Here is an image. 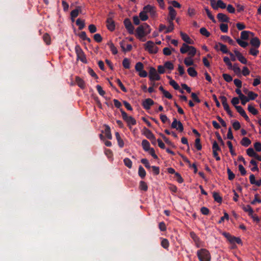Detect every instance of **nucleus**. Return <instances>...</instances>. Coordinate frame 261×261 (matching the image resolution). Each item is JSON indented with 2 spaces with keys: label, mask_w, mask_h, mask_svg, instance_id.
Segmentation results:
<instances>
[{
  "label": "nucleus",
  "mask_w": 261,
  "mask_h": 261,
  "mask_svg": "<svg viewBox=\"0 0 261 261\" xmlns=\"http://www.w3.org/2000/svg\"><path fill=\"white\" fill-rule=\"evenodd\" d=\"M150 27L147 23H144L138 27L136 29V36L141 39L145 36L150 33Z\"/></svg>",
  "instance_id": "f257e3e1"
},
{
  "label": "nucleus",
  "mask_w": 261,
  "mask_h": 261,
  "mask_svg": "<svg viewBox=\"0 0 261 261\" xmlns=\"http://www.w3.org/2000/svg\"><path fill=\"white\" fill-rule=\"evenodd\" d=\"M197 255L200 261H211V256L210 251L204 248L197 250Z\"/></svg>",
  "instance_id": "f03ea898"
},
{
  "label": "nucleus",
  "mask_w": 261,
  "mask_h": 261,
  "mask_svg": "<svg viewBox=\"0 0 261 261\" xmlns=\"http://www.w3.org/2000/svg\"><path fill=\"white\" fill-rule=\"evenodd\" d=\"M120 111L121 113L122 119L126 122L127 126L129 128H130L132 125L136 124V120L132 116H128L126 113L122 109H120Z\"/></svg>",
  "instance_id": "7ed1b4c3"
},
{
  "label": "nucleus",
  "mask_w": 261,
  "mask_h": 261,
  "mask_svg": "<svg viewBox=\"0 0 261 261\" xmlns=\"http://www.w3.org/2000/svg\"><path fill=\"white\" fill-rule=\"evenodd\" d=\"M222 235L224 236V237L226 238L228 241L231 244H234L235 243H237L238 244H242V241L240 238L232 236L229 233L223 232H222Z\"/></svg>",
  "instance_id": "20e7f679"
},
{
  "label": "nucleus",
  "mask_w": 261,
  "mask_h": 261,
  "mask_svg": "<svg viewBox=\"0 0 261 261\" xmlns=\"http://www.w3.org/2000/svg\"><path fill=\"white\" fill-rule=\"evenodd\" d=\"M75 51L76 54V56H77V58L80 60L83 63H86L87 60L86 58V56L84 54L81 47L79 46V45H76L75 46Z\"/></svg>",
  "instance_id": "39448f33"
},
{
  "label": "nucleus",
  "mask_w": 261,
  "mask_h": 261,
  "mask_svg": "<svg viewBox=\"0 0 261 261\" xmlns=\"http://www.w3.org/2000/svg\"><path fill=\"white\" fill-rule=\"evenodd\" d=\"M145 49L151 54H156L158 52V47L155 46L152 41H147L145 44Z\"/></svg>",
  "instance_id": "423d86ee"
},
{
  "label": "nucleus",
  "mask_w": 261,
  "mask_h": 261,
  "mask_svg": "<svg viewBox=\"0 0 261 261\" xmlns=\"http://www.w3.org/2000/svg\"><path fill=\"white\" fill-rule=\"evenodd\" d=\"M149 77L151 81H159L160 76L158 75L155 68L150 67L149 71Z\"/></svg>",
  "instance_id": "0eeeda50"
},
{
  "label": "nucleus",
  "mask_w": 261,
  "mask_h": 261,
  "mask_svg": "<svg viewBox=\"0 0 261 261\" xmlns=\"http://www.w3.org/2000/svg\"><path fill=\"white\" fill-rule=\"evenodd\" d=\"M124 25L127 31V32L129 33V34H133L134 31V27L132 23L131 22L130 19L129 18H125L123 21Z\"/></svg>",
  "instance_id": "6e6552de"
},
{
  "label": "nucleus",
  "mask_w": 261,
  "mask_h": 261,
  "mask_svg": "<svg viewBox=\"0 0 261 261\" xmlns=\"http://www.w3.org/2000/svg\"><path fill=\"white\" fill-rule=\"evenodd\" d=\"M172 128L177 129L179 132H182L184 130V126L180 121H177L176 118H173V121L171 124Z\"/></svg>",
  "instance_id": "1a4fd4ad"
},
{
  "label": "nucleus",
  "mask_w": 261,
  "mask_h": 261,
  "mask_svg": "<svg viewBox=\"0 0 261 261\" xmlns=\"http://www.w3.org/2000/svg\"><path fill=\"white\" fill-rule=\"evenodd\" d=\"M215 1L214 0H211V6L214 10H217L218 8L224 9L226 8V5L223 1L221 0H218L217 2V5H215Z\"/></svg>",
  "instance_id": "9d476101"
},
{
  "label": "nucleus",
  "mask_w": 261,
  "mask_h": 261,
  "mask_svg": "<svg viewBox=\"0 0 261 261\" xmlns=\"http://www.w3.org/2000/svg\"><path fill=\"white\" fill-rule=\"evenodd\" d=\"M214 48L215 49L220 50L224 54H228L230 53L228 51L226 45L220 42L215 44Z\"/></svg>",
  "instance_id": "9b49d317"
},
{
  "label": "nucleus",
  "mask_w": 261,
  "mask_h": 261,
  "mask_svg": "<svg viewBox=\"0 0 261 261\" xmlns=\"http://www.w3.org/2000/svg\"><path fill=\"white\" fill-rule=\"evenodd\" d=\"M234 53L235 54V56H237V58L239 61L241 62L242 64H248V61L246 59V58L243 56L242 54L238 51L236 49L234 50Z\"/></svg>",
  "instance_id": "f8f14e48"
},
{
  "label": "nucleus",
  "mask_w": 261,
  "mask_h": 261,
  "mask_svg": "<svg viewBox=\"0 0 261 261\" xmlns=\"http://www.w3.org/2000/svg\"><path fill=\"white\" fill-rule=\"evenodd\" d=\"M107 27L109 31L112 32L115 30V23L112 17H109L106 20Z\"/></svg>",
  "instance_id": "ddd939ff"
},
{
  "label": "nucleus",
  "mask_w": 261,
  "mask_h": 261,
  "mask_svg": "<svg viewBox=\"0 0 261 261\" xmlns=\"http://www.w3.org/2000/svg\"><path fill=\"white\" fill-rule=\"evenodd\" d=\"M154 104V101L150 98H147L143 101L142 106L145 110H149L151 106Z\"/></svg>",
  "instance_id": "4468645a"
},
{
  "label": "nucleus",
  "mask_w": 261,
  "mask_h": 261,
  "mask_svg": "<svg viewBox=\"0 0 261 261\" xmlns=\"http://www.w3.org/2000/svg\"><path fill=\"white\" fill-rule=\"evenodd\" d=\"M168 9L169 10V18L168 19V21H171L173 22V21L175 19V18H176V16L177 14L176 10L173 9V7L172 6L169 7L168 8Z\"/></svg>",
  "instance_id": "2eb2a0df"
},
{
  "label": "nucleus",
  "mask_w": 261,
  "mask_h": 261,
  "mask_svg": "<svg viewBox=\"0 0 261 261\" xmlns=\"http://www.w3.org/2000/svg\"><path fill=\"white\" fill-rule=\"evenodd\" d=\"M79 13H82V6H76L75 9L73 10L71 13L72 21H74V18L78 16Z\"/></svg>",
  "instance_id": "dca6fc26"
},
{
  "label": "nucleus",
  "mask_w": 261,
  "mask_h": 261,
  "mask_svg": "<svg viewBox=\"0 0 261 261\" xmlns=\"http://www.w3.org/2000/svg\"><path fill=\"white\" fill-rule=\"evenodd\" d=\"M180 35L184 40V42H186L188 44H194V41L191 39L189 36H188L187 34L184 33V32H180Z\"/></svg>",
  "instance_id": "f3484780"
},
{
  "label": "nucleus",
  "mask_w": 261,
  "mask_h": 261,
  "mask_svg": "<svg viewBox=\"0 0 261 261\" xmlns=\"http://www.w3.org/2000/svg\"><path fill=\"white\" fill-rule=\"evenodd\" d=\"M142 12L149 13L150 15L153 16L155 14V11L154 10V7L151 6L149 5L143 7V10Z\"/></svg>",
  "instance_id": "a211bd4d"
},
{
  "label": "nucleus",
  "mask_w": 261,
  "mask_h": 261,
  "mask_svg": "<svg viewBox=\"0 0 261 261\" xmlns=\"http://www.w3.org/2000/svg\"><path fill=\"white\" fill-rule=\"evenodd\" d=\"M236 110L240 114L241 116L244 117L246 121L249 122V118L242 107H236Z\"/></svg>",
  "instance_id": "6ab92c4d"
},
{
  "label": "nucleus",
  "mask_w": 261,
  "mask_h": 261,
  "mask_svg": "<svg viewBox=\"0 0 261 261\" xmlns=\"http://www.w3.org/2000/svg\"><path fill=\"white\" fill-rule=\"evenodd\" d=\"M143 135L146 136V138L148 139H152L154 137L153 133L150 130V129H147L146 127L143 128Z\"/></svg>",
  "instance_id": "aec40b11"
},
{
  "label": "nucleus",
  "mask_w": 261,
  "mask_h": 261,
  "mask_svg": "<svg viewBox=\"0 0 261 261\" xmlns=\"http://www.w3.org/2000/svg\"><path fill=\"white\" fill-rule=\"evenodd\" d=\"M75 82L78 86L82 89H84L86 87L85 82L79 76L75 77Z\"/></svg>",
  "instance_id": "412c9836"
},
{
  "label": "nucleus",
  "mask_w": 261,
  "mask_h": 261,
  "mask_svg": "<svg viewBox=\"0 0 261 261\" xmlns=\"http://www.w3.org/2000/svg\"><path fill=\"white\" fill-rule=\"evenodd\" d=\"M250 44L252 45L254 48H258L260 45V41L257 37H254L251 39Z\"/></svg>",
  "instance_id": "4be33fe9"
},
{
  "label": "nucleus",
  "mask_w": 261,
  "mask_h": 261,
  "mask_svg": "<svg viewBox=\"0 0 261 261\" xmlns=\"http://www.w3.org/2000/svg\"><path fill=\"white\" fill-rule=\"evenodd\" d=\"M217 18L221 22H228L229 21V18L227 16L221 13L218 14Z\"/></svg>",
  "instance_id": "5701e85b"
},
{
  "label": "nucleus",
  "mask_w": 261,
  "mask_h": 261,
  "mask_svg": "<svg viewBox=\"0 0 261 261\" xmlns=\"http://www.w3.org/2000/svg\"><path fill=\"white\" fill-rule=\"evenodd\" d=\"M102 133H105V136L107 138L109 139H112V134L111 133L110 127L109 125H105V129L102 132Z\"/></svg>",
  "instance_id": "b1692460"
},
{
  "label": "nucleus",
  "mask_w": 261,
  "mask_h": 261,
  "mask_svg": "<svg viewBox=\"0 0 261 261\" xmlns=\"http://www.w3.org/2000/svg\"><path fill=\"white\" fill-rule=\"evenodd\" d=\"M107 45L109 46L110 50H111L112 54L114 55H115L117 54V49L116 46L114 45L112 41H109L108 43H107Z\"/></svg>",
  "instance_id": "393cba45"
},
{
  "label": "nucleus",
  "mask_w": 261,
  "mask_h": 261,
  "mask_svg": "<svg viewBox=\"0 0 261 261\" xmlns=\"http://www.w3.org/2000/svg\"><path fill=\"white\" fill-rule=\"evenodd\" d=\"M115 136L117 140V144H118L119 147L123 148L124 146V142L122 139L120 138L119 133L117 132L115 133Z\"/></svg>",
  "instance_id": "a878e982"
},
{
  "label": "nucleus",
  "mask_w": 261,
  "mask_h": 261,
  "mask_svg": "<svg viewBox=\"0 0 261 261\" xmlns=\"http://www.w3.org/2000/svg\"><path fill=\"white\" fill-rule=\"evenodd\" d=\"M251 141L247 137L243 138L241 141V145L245 147H247L248 146H249L251 144Z\"/></svg>",
  "instance_id": "bb28decb"
},
{
  "label": "nucleus",
  "mask_w": 261,
  "mask_h": 261,
  "mask_svg": "<svg viewBox=\"0 0 261 261\" xmlns=\"http://www.w3.org/2000/svg\"><path fill=\"white\" fill-rule=\"evenodd\" d=\"M242 209H243L245 212H247L249 216H252V214L254 213V211L249 205L242 206Z\"/></svg>",
  "instance_id": "cd10ccee"
},
{
  "label": "nucleus",
  "mask_w": 261,
  "mask_h": 261,
  "mask_svg": "<svg viewBox=\"0 0 261 261\" xmlns=\"http://www.w3.org/2000/svg\"><path fill=\"white\" fill-rule=\"evenodd\" d=\"M187 48H190L189 50H188V56L189 57H194V56L196 54V49L192 46H186Z\"/></svg>",
  "instance_id": "c85d7f7f"
},
{
  "label": "nucleus",
  "mask_w": 261,
  "mask_h": 261,
  "mask_svg": "<svg viewBox=\"0 0 261 261\" xmlns=\"http://www.w3.org/2000/svg\"><path fill=\"white\" fill-rule=\"evenodd\" d=\"M187 72L190 76L193 77H194L197 75V72L196 70L192 67H190L188 68Z\"/></svg>",
  "instance_id": "c756f323"
},
{
  "label": "nucleus",
  "mask_w": 261,
  "mask_h": 261,
  "mask_svg": "<svg viewBox=\"0 0 261 261\" xmlns=\"http://www.w3.org/2000/svg\"><path fill=\"white\" fill-rule=\"evenodd\" d=\"M142 145L143 150L145 151H148V150H150V149L151 148L150 147L149 142L145 139L143 140V141L142 142Z\"/></svg>",
  "instance_id": "7c9ffc66"
},
{
  "label": "nucleus",
  "mask_w": 261,
  "mask_h": 261,
  "mask_svg": "<svg viewBox=\"0 0 261 261\" xmlns=\"http://www.w3.org/2000/svg\"><path fill=\"white\" fill-rule=\"evenodd\" d=\"M192 57H187L185 58L184 62L186 64L187 67H189L192 65H194V61L192 59Z\"/></svg>",
  "instance_id": "2f4dec72"
},
{
  "label": "nucleus",
  "mask_w": 261,
  "mask_h": 261,
  "mask_svg": "<svg viewBox=\"0 0 261 261\" xmlns=\"http://www.w3.org/2000/svg\"><path fill=\"white\" fill-rule=\"evenodd\" d=\"M253 34L252 33L249 31H243L241 33V39L242 40H247L249 38V34Z\"/></svg>",
  "instance_id": "473e14b6"
},
{
  "label": "nucleus",
  "mask_w": 261,
  "mask_h": 261,
  "mask_svg": "<svg viewBox=\"0 0 261 261\" xmlns=\"http://www.w3.org/2000/svg\"><path fill=\"white\" fill-rule=\"evenodd\" d=\"M76 24L79 27V30H82L84 27H85V23L84 20H82L80 18H78L76 20Z\"/></svg>",
  "instance_id": "72a5a7b5"
},
{
  "label": "nucleus",
  "mask_w": 261,
  "mask_h": 261,
  "mask_svg": "<svg viewBox=\"0 0 261 261\" xmlns=\"http://www.w3.org/2000/svg\"><path fill=\"white\" fill-rule=\"evenodd\" d=\"M139 175L140 176L141 178L143 179L146 174V171L144 169L143 167L142 166H140L139 167Z\"/></svg>",
  "instance_id": "f704fd0d"
},
{
  "label": "nucleus",
  "mask_w": 261,
  "mask_h": 261,
  "mask_svg": "<svg viewBox=\"0 0 261 261\" xmlns=\"http://www.w3.org/2000/svg\"><path fill=\"white\" fill-rule=\"evenodd\" d=\"M123 163L124 165L126 166V167L130 169L132 168L133 166V163L132 161H130L129 158H124L123 159Z\"/></svg>",
  "instance_id": "c9c22d12"
},
{
  "label": "nucleus",
  "mask_w": 261,
  "mask_h": 261,
  "mask_svg": "<svg viewBox=\"0 0 261 261\" xmlns=\"http://www.w3.org/2000/svg\"><path fill=\"white\" fill-rule=\"evenodd\" d=\"M248 110L249 112L252 115H256L258 114L257 110L255 109V108L251 105L248 106Z\"/></svg>",
  "instance_id": "e433bc0d"
},
{
  "label": "nucleus",
  "mask_w": 261,
  "mask_h": 261,
  "mask_svg": "<svg viewBox=\"0 0 261 261\" xmlns=\"http://www.w3.org/2000/svg\"><path fill=\"white\" fill-rule=\"evenodd\" d=\"M161 245L163 248L168 249L169 247V242L166 239H162V241L161 242Z\"/></svg>",
  "instance_id": "4c0bfd02"
},
{
  "label": "nucleus",
  "mask_w": 261,
  "mask_h": 261,
  "mask_svg": "<svg viewBox=\"0 0 261 261\" xmlns=\"http://www.w3.org/2000/svg\"><path fill=\"white\" fill-rule=\"evenodd\" d=\"M164 68H166L168 70H173L174 65L170 61H168L165 62L164 64Z\"/></svg>",
  "instance_id": "58836bf2"
},
{
  "label": "nucleus",
  "mask_w": 261,
  "mask_h": 261,
  "mask_svg": "<svg viewBox=\"0 0 261 261\" xmlns=\"http://www.w3.org/2000/svg\"><path fill=\"white\" fill-rule=\"evenodd\" d=\"M169 22V25L167 28L166 27V31H164V33L167 34L170 33L174 30V23L173 22L168 21Z\"/></svg>",
  "instance_id": "ea45409f"
},
{
  "label": "nucleus",
  "mask_w": 261,
  "mask_h": 261,
  "mask_svg": "<svg viewBox=\"0 0 261 261\" xmlns=\"http://www.w3.org/2000/svg\"><path fill=\"white\" fill-rule=\"evenodd\" d=\"M237 42L238 44L243 48H246L248 45V43L247 42L244 41L239 38L237 39Z\"/></svg>",
  "instance_id": "a19ab883"
},
{
  "label": "nucleus",
  "mask_w": 261,
  "mask_h": 261,
  "mask_svg": "<svg viewBox=\"0 0 261 261\" xmlns=\"http://www.w3.org/2000/svg\"><path fill=\"white\" fill-rule=\"evenodd\" d=\"M204 10L205 11H206L208 18H209L211 20V21H212L213 22L215 23L216 20L215 19V18L214 16L211 14V12H210V10L208 9L207 7L205 8Z\"/></svg>",
  "instance_id": "79ce46f5"
},
{
  "label": "nucleus",
  "mask_w": 261,
  "mask_h": 261,
  "mask_svg": "<svg viewBox=\"0 0 261 261\" xmlns=\"http://www.w3.org/2000/svg\"><path fill=\"white\" fill-rule=\"evenodd\" d=\"M122 65L124 68L125 69H129L130 68V62L128 59L124 58L122 61Z\"/></svg>",
  "instance_id": "37998d69"
},
{
  "label": "nucleus",
  "mask_w": 261,
  "mask_h": 261,
  "mask_svg": "<svg viewBox=\"0 0 261 261\" xmlns=\"http://www.w3.org/2000/svg\"><path fill=\"white\" fill-rule=\"evenodd\" d=\"M116 82L117 83V84H118L119 87L120 88V89H121V90L123 91V92H127V90H126L125 87H124L123 86L122 82L119 80V79H116Z\"/></svg>",
  "instance_id": "c03bdc74"
},
{
  "label": "nucleus",
  "mask_w": 261,
  "mask_h": 261,
  "mask_svg": "<svg viewBox=\"0 0 261 261\" xmlns=\"http://www.w3.org/2000/svg\"><path fill=\"white\" fill-rule=\"evenodd\" d=\"M213 197L215 201L218 203L222 202V198L218 194V193L214 192L213 193Z\"/></svg>",
  "instance_id": "a18cd8bd"
},
{
  "label": "nucleus",
  "mask_w": 261,
  "mask_h": 261,
  "mask_svg": "<svg viewBox=\"0 0 261 261\" xmlns=\"http://www.w3.org/2000/svg\"><path fill=\"white\" fill-rule=\"evenodd\" d=\"M200 33L201 34L204 35L205 37H208L211 35L210 33L208 31H207V30L206 29H205V28L204 27L201 28L200 29Z\"/></svg>",
  "instance_id": "49530a36"
},
{
  "label": "nucleus",
  "mask_w": 261,
  "mask_h": 261,
  "mask_svg": "<svg viewBox=\"0 0 261 261\" xmlns=\"http://www.w3.org/2000/svg\"><path fill=\"white\" fill-rule=\"evenodd\" d=\"M169 84L171 86H172L174 90H179V86L176 82L175 81L173 80H171L170 81Z\"/></svg>",
  "instance_id": "de8ad7c7"
},
{
  "label": "nucleus",
  "mask_w": 261,
  "mask_h": 261,
  "mask_svg": "<svg viewBox=\"0 0 261 261\" xmlns=\"http://www.w3.org/2000/svg\"><path fill=\"white\" fill-rule=\"evenodd\" d=\"M186 46H189L186 43L182 44V46H181L180 48V52L181 54H186L188 53V50L190 49L189 48H187Z\"/></svg>",
  "instance_id": "09e8293b"
},
{
  "label": "nucleus",
  "mask_w": 261,
  "mask_h": 261,
  "mask_svg": "<svg viewBox=\"0 0 261 261\" xmlns=\"http://www.w3.org/2000/svg\"><path fill=\"white\" fill-rule=\"evenodd\" d=\"M139 187L141 190H143L144 191H146L148 188L146 183L144 181H140Z\"/></svg>",
  "instance_id": "8fccbe9b"
},
{
  "label": "nucleus",
  "mask_w": 261,
  "mask_h": 261,
  "mask_svg": "<svg viewBox=\"0 0 261 261\" xmlns=\"http://www.w3.org/2000/svg\"><path fill=\"white\" fill-rule=\"evenodd\" d=\"M43 40L45 42L46 44L49 45L50 44V36L48 34V33H45L43 35Z\"/></svg>",
  "instance_id": "3c124183"
},
{
  "label": "nucleus",
  "mask_w": 261,
  "mask_h": 261,
  "mask_svg": "<svg viewBox=\"0 0 261 261\" xmlns=\"http://www.w3.org/2000/svg\"><path fill=\"white\" fill-rule=\"evenodd\" d=\"M190 235L191 239H192L194 242H196V243H197L200 241V239H199L197 234H195L193 231L191 232Z\"/></svg>",
  "instance_id": "603ef678"
},
{
  "label": "nucleus",
  "mask_w": 261,
  "mask_h": 261,
  "mask_svg": "<svg viewBox=\"0 0 261 261\" xmlns=\"http://www.w3.org/2000/svg\"><path fill=\"white\" fill-rule=\"evenodd\" d=\"M227 172L228 174V179L230 180H232L234 178V174L231 171L230 168H227Z\"/></svg>",
  "instance_id": "864d4df0"
},
{
  "label": "nucleus",
  "mask_w": 261,
  "mask_h": 261,
  "mask_svg": "<svg viewBox=\"0 0 261 261\" xmlns=\"http://www.w3.org/2000/svg\"><path fill=\"white\" fill-rule=\"evenodd\" d=\"M195 147H196L197 150H201L202 147L199 138L196 139V140H195Z\"/></svg>",
  "instance_id": "5fc2aeb1"
},
{
  "label": "nucleus",
  "mask_w": 261,
  "mask_h": 261,
  "mask_svg": "<svg viewBox=\"0 0 261 261\" xmlns=\"http://www.w3.org/2000/svg\"><path fill=\"white\" fill-rule=\"evenodd\" d=\"M144 66L142 62H137L135 66V69L136 71H139L143 70Z\"/></svg>",
  "instance_id": "6e6d98bb"
},
{
  "label": "nucleus",
  "mask_w": 261,
  "mask_h": 261,
  "mask_svg": "<svg viewBox=\"0 0 261 261\" xmlns=\"http://www.w3.org/2000/svg\"><path fill=\"white\" fill-rule=\"evenodd\" d=\"M239 98L241 99V104L242 105H245L246 102L250 100L249 98H248L245 95L241 96L239 97Z\"/></svg>",
  "instance_id": "4d7b16f0"
},
{
  "label": "nucleus",
  "mask_w": 261,
  "mask_h": 261,
  "mask_svg": "<svg viewBox=\"0 0 261 261\" xmlns=\"http://www.w3.org/2000/svg\"><path fill=\"white\" fill-rule=\"evenodd\" d=\"M223 61L224 63L227 64L228 67V69H232V63L230 61V59L227 57H224L223 58Z\"/></svg>",
  "instance_id": "13d9d810"
},
{
  "label": "nucleus",
  "mask_w": 261,
  "mask_h": 261,
  "mask_svg": "<svg viewBox=\"0 0 261 261\" xmlns=\"http://www.w3.org/2000/svg\"><path fill=\"white\" fill-rule=\"evenodd\" d=\"M220 30L222 33L228 32V25L225 23H221L220 24Z\"/></svg>",
  "instance_id": "bf43d9fd"
},
{
  "label": "nucleus",
  "mask_w": 261,
  "mask_h": 261,
  "mask_svg": "<svg viewBox=\"0 0 261 261\" xmlns=\"http://www.w3.org/2000/svg\"><path fill=\"white\" fill-rule=\"evenodd\" d=\"M248 95V97L247 98H250V100H254L256 97H257L258 95L253 92H249L247 94Z\"/></svg>",
  "instance_id": "052dcab7"
},
{
  "label": "nucleus",
  "mask_w": 261,
  "mask_h": 261,
  "mask_svg": "<svg viewBox=\"0 0 261 261\" xmlns=\"http://www.w3.org/2000/svg\"><path fill=\"white\" fill-rule=\"evenodd\" d=\"M93 39H94V40L98 43L101 42L102 40L101 35L99 34H96L93 35Z\"/></svg>",
  "instance_id": "680f3d73"
},
{
  "label": "nucleus",
  "mask_w": 261,
  "mask_h": 261,
  "mask_svg": "<svg viewBox=\"0 0 261 261\" xmlns=\"http://www.w3.org/2000/svg\"><path fill=\"white\" fill-rule=\"evenodd\" d=\"M231 103L232 105H233L235 108L236 107H239V106H237V105L239 103V98L237 97L232 98Z\"/></svg>",
  "instance_id": "e2e57ef3"
},
{
  "label": "nucleus",
  "mask_w": 261,
  "mask_h": 261,
  "mask_svg": "<svg viewBox=\"0 0 261 261\" xmlns=\"http://www.w3.org/2000/svg\"><path fill=\"white\" fill-rule=\"evenodd\" d=\"M247 153L248 155H249V156H250L251 157L254 156L256 154V153L255 152L254 149H252V148H251V147L247 149Z\"/></svg>",
  "instance_id": "0e129e2a"
},
{
  "label": "nucleus",
  "mask_w": 261,
  "mask_h": 261,
  "mask_svg": "<svg viewBox=\"0 0 261 261\" xmlns=\"http://www.w3.org/2000/svg\"><path fill=\"white\" fill-rule=\"evenodd\" d=\"M141 162H142V163L145 165V167L147 168V169H150L151 166H150V164H149V163L148 162V160L145 159V158H143L141 160Z\"/></svg>",
  "instance_id": "69168bd1"
},
{
  "label": "nucleus",
  "mask_w": 261,
  "mask_h": 261,
  "mask_svg": "<svg viewBox=\"0 0 261 261\" xmlns=\"http://www.w3.org/2000/svg\"><path fill=\"white\" fill-rule=\"evenodd\" d=\"M222 77H223V79H224L225 81L227 82H230L232 80V78L231 76V75L227 73L223 74Z\"/></svg>",
  "instance_id": "338daca9"
},
{
  "label": "nucleus",
  "mask_w": 261,
  "mask_h": 261,
  "mask_svg": "<svg viewBox=\"0 0 261 261\" xmlns=\"http://www.w3.org/2000/svg\"><path fill=\"white\" fill-rule=\"evenodd\" d=\"M139 17L140 19L143 21H146L148 19V16L146 15V13L145 12H140Z\"/></svg>",
  "instance_id": "774afa93"
}]
</instances>
